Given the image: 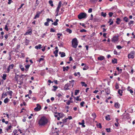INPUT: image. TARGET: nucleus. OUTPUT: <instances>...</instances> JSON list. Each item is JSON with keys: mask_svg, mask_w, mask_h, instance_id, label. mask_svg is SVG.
I'll use <instances>...</instances> for the list:
<instances>
[{"mask_svg": "<svg viewBox=\"0 0 135 135\" xmlns=\"http://www.w3.org/2000/svg\"><path fill=\"white\" fill-rule=\"evenodd\" d=\"M89 68L88 66H86V67H84L83 68V70H85L88 69Z\"/></svg>", "mask_w": 135, "mask_h": 135, "instance_id": "bf43d9fd", "label": "nucleus"}, {"mask_svg": "<svg viewBox=\"0 0 135 135\" xmlns=\"http://www.w3.org/2000/svg\"><path fill=\"white\" fill-rule=\"evenodd\" d=\"M68 119V118L62 120L63 122V123H65L67 122V120Z\"/></svg>", "mask_w": 135, "mask_h": 135, "instance_id": "e433bc0d", "label": "nucleus"}, {"mask_svg": "<svg viewBox=\"0 0 135 135\" xmlns=\"http://www.w3.org/2000/svg\"><path fill=\"white\" fill-rule=\"evenodd\" d=\"M46 36V33H44L41 36L42 38H44V37Z\"/></svg>", "mask_w": 135, "mask_h": 135, "instance_id": "69168bd1", "label": "nucleus"}, {"mask_svg": "<svg viewBox=\"0 0 135 135\" xmlns=\"http://www.w3.org/2000/svg\"><path fill=\"white\" fill-rule=\"evenodd\" d=\"M117 21H116V23L117 24H119L120 23V20L119 18H117L116 19Z\"/></svg>", "mask_w": 135, "mask_h": 135, "instance_id": "b1692460", "label": "nucleus"}, {"mask_svg": "<svg viewBox=\"0 0 135 135\" xmlns=\"http://www.w3.org/2000/svg\"><path fill=\"white\" fill-rule=\"evenodd\" d=\"M123 20L124 21L126 22L128 21L129 19L127 17H125L123 18Z\"/></svg>", "mask_w": 135, "mask_h": 135, "instance_id": "7c9ffc66", "label": "nucleus"}, {"mask_svg": "<svg viewBox=\"0 0 135 135\" xmlns=\"http://www.w3.org/2000/svg\"><path fill=\"white\" fill-rule=\"evenodd\" d=\"M60 7H57L56 9V12L59 13V9Z\"/></svg>", "mask_w": 135, "mask_h": 135, "instance_id": "49530a36", "label": "nucleus"}, {"mask_svg": "<svg viewBox=\"0 0 135 135\" xmlns=\"http://www.w3.org/2000/svg\"><path fill=\"white\" fill-rule=\"evenodd\" d=\"M134 22V21H130L129 23H128V25H131V24H132Z\"/></svg>", "mask_w": 135, "mask_h": 135, "instance_id": "4d7b16f0", "label": "nucleus"}, {"mask_svg": "<svg viewBox=\"0 0 135 135\" xmlns=\"http://www.w3.org/2000/svg\"><path fill=\"white\" fill-rule=\"evenodd\" d=\"M105 118L107 120H109L110 119V115H108L107 116H106Z\"/></svg>", "mask_w": 135, "mask_h": 135, "instance_id": "412c9836", "label": "nucleus"}, {"mask_svg": "<svg viewBox=\"0 0 135 135\" xmlns=\"http://www.w3.org/2000/svg\"><path fill=\"white\" fill-rule=\"evenodd\" d=\"M97 127L99 128H102L101 124L100 123H99L98 124H97Z\"/></svg>", "mask_w": 135, "mask_h": 135, "instance_id": "f704fd0d", "label": "nucleus"}, {"mask_svg": "<svg viewBox=\"0 0 135 135\" xmlns=\"http://www.w3.org/2000/svg\"><path fill=\"white\" fill-rule=\"evenodd\" d=\"M69 82L70 83H69V86H71L72 87H73L74 85V80H73L71 81H70Z\"/></svg>", "mask_w": 135, "mask_h": 135, "instance_id": "9d476101", "label": "nucleus"}, {"mask_svg": "<svg viewBox=\"0 0 135 135\" xmlns=\"http://www.w3.org/2000/svg\"><path fill=\"white\" fill-rule=\"evenodd\" d=\"M29 41L27 39H26L25 41L24 42L25 45H27L28 43H29Z\"/></svg>", "mask_w": 135, "mask_h": 135, "instance_id": "5701e85b", "label": "nucleus"}, {"mask_svg": "<svg viewBox=\"0 0 135 135\" xmlns=\"http://www.w3.org/2000/svg\"><path fill=\"white\" fill-rule=\"evenodd\" d=\"M9 100V99L7 98L4 100V102L5 103H7L8 102Z\"/></svg>", "mask_w": 135, "mask_h": 135, "instance_id": "c756f323", "label": "nucleus"}, {"mask_svg": "<svg viewBox=\"0 0 135 135\" xmlns=\"http://www.w3.org/2000/svg\"><path fill=\"white\" fill-rule=\"evenodd\" d=\"M17 131L16 130H14L13 131V133H14V134L15 135L17 133Z\"/></svg>", "mask_w": 135, "mask_h": 135, "instance_id": "0e129e2a", "label": "nucleus"}, {"mask_svg": "<svg viewBox=\"0 0 135 135\" xmlns=\"http://www.w3.org/2000/svg\"><path fill=\"white\" fill-rule=\"evenodd\" d=\"M58 115L60 117L64 115V114L59 113H58Z\"/></svg>", "mask_w": 135, "mask_h": 135, "instance_id": "09e8293b", "label": "nucleus"}, {"mask_svg": "<svg viewBox=\"0 0 135 135\" xmlns=\"http://www.w3.org/2000/svg\"><path fill=\"white\" fill-rule=\"evenodd\" d=\"M79 124L80 125H82V126L83 127H85V126L84 125V120H82L81 122H79Z\"/></svg>", "mask_w": 135, "mask_h": 135, "instance_id": "ddd939ff", "label": "nucleus"}, {"mask_svg": "<svg viewBox=\"0 0 135 135\" xmlns=\"http://www.w3.org/2000/svg\"><path fill=\"white\" fill-rule=\"evenodd\" d=\"M8 23H7L6 25L5 26L4 29L6 30L7 31H8V28L7 25H8Z\"/></svg>", "mask_w": 135, "mask_h": 135, "instance_id": "a19ab883", "label": "nucleus"}, {"mask_svg": "<svg viewBox=\"0 0 135 135\" xmlns=\"http://www.w3.org/2000/svg\"><path fill=\"white\" fill-rule=\"evenodd\" d=\"M91 115L94 119H95L96 117V115L95 114L93 113Z\"/></svg>", "mask_w": 135, "mask_h": 135, "instance_id": "c03bdc74", "label": "nucleus"}, {"mask_svg": "<svg viewBox=\"0 0 135 135\" xmlns=\"http://www.w3.org/2000/svg\"><path fill=\"white\" fill-rule=\"evenodd\" d=\"M113 14V13L112 12H109V15L110 17H112Z\"/></svg>", "mask_w": 135, "mask_h": 135, "instance_id": "de8ad7c7", "label": "nucleus"}, {"mask_svg": "<svg viewBox=\"0 0 135 135\" xmlns=\"http://www.w3.org/2000/svg\"><path fill=\"white\" fill-rule=\"evenodd\" d=\"M48 122L47 118L45 116L42 117L38 122V124L40 126H44Z\"/></svg>", "mask_w": 135, "mask_h": 135, "instance_id": "f257e3e1", "label": "nucleus"}, {"mask_svg": "<svg viewBox=\"0 0 135 135\" xmlns=\"http://www.w3.org/2000/svg\"><path fill=\"white\" fill-rule=\"evenodd\" d=\"M117 48L119 49H120L122 48V47L120 45H118L117 46Z\"/></svg>", "mask_w": 135, "mask_h": 135, "instance_id": "864d4df0", "label": "nucleus"}, {"mask_svg": "<svg viewBox=\"0 0 135 135\" xmlns=\"http://www.w3.org/2000/svg\"><path fill=\"white\" fill-rule=\"evenodd\" d=\"M112 62L113 64L117 63V60L116 59H114L112 60Z\"/></svg>", "mask_w": 135, "mask_h": 135, "instance_id": "a878e982", "label": "nucleus"}, {"mask_svg": "<svg viewBox=\"0 0 135 135\" xmlns=\"http://www.w3.org/2000/svg\"><path fill=\"white\" fill-rule=\"evenodd\" d=\"M105 59V57L104 56H101L99 57H98V60L102 61L103 60H104Z\"/></svg>", "mask_w": 135, "mask_h": 135, "instance_id": "2eb2a0df", "label": "nucleus"}, {"mask_svg": "<svg viewBox=\"0 0 135 135\" xmlns=\"http://www.w3.org/2000/svg\"><path fill=\"white\" fill-rule=\"evenodd\" d=\"M4 37L5 38V40H6L8 38V34H6L4 36Z\"/></svg>", "mask_w": 135, "mask_h": 135, "instance_id": "5fc2aeb1", "label": "nucleus"}, {"mask_svg": "<svg viewBox=\"0 0 135 135\" xmlns=\"http://www.w3.org/2000/svg\"><path fill=\"white\" fill-rule=\"evenodd\" d=\"M79 24L80 25L84 27L85 28L86 27V26H85V25L84 23H79Z\"/></svg>", "mask_w": 135, "mask_h": 135, "instance_id": "13d9d810", "label": "nucleus"}, {"mask_svg": "<svg viewBox=\"0 0 135 135\" xmlns=\"http://www.w3.org/2000/svg\"><path fill=\"white\" fill-rule=\"evenodd\" d=\"M59 21V20L58 19H56L55 21L54 22V23H52V25H54L55 26L57 25L58 24L57 22Z\"/></svg>", "mask_w": 135, "mask_h": 135, "instance_id": "f3484780", "label": "nucleus"}, {"mask_svg": "<svg viewBox=\"0 0 135 135\" xmlns=\"http://www.w3.org/2000/svg\"><path fill=\"white\" fill-rule=\"evenodd\" d=\"M14 65L13 64H12L11 65H9L7 68V69L6 72L8 73L10 71V69H12L14 67Z\"/></svg>", "mask_w": 135, "mask_h": 135, "instance_id": "423d86ee", "label": "nucleus"}, {"mask_svg": "<svg viewBox=\"0 0 135 135\" xmlns=\"http://www.w3.org/2000/svg\"><path fill=\"white\" fill-rule=\"evenodd\" d=\"M135 52L134 51H131L128 55L129 59H133L134 57Z\"/></svg>", "mask_w": 135, "mask_h": 135, "instance_id": "20e7f679", "label": "nucleus"}, {"mask_svg": "<svg viewBox=\"0 0 135 135\" xmlns=\"http://www.w3.org/2000/svg\"><path fill=\"white\" fill-rule=\"evenodd\" d=\"M59 54H61V57H63L65 56V53L63 52H59Z\"/></svg>", "mask_w": 135, "mask_h": 135, "instance_id": "dca6fc26", "label": "nucleus"}, {"mask_svg": "<svg viewBox=\"0 0 135 135\" xmlns=\"http://www.w3.org/2000/svg\"><path fill=\"white\" fill-rule=\"evenodd\" d=\"M86 14L85 13H81L78 16V18L81 19L86 17Z\"/></svg>", "mask_w": 135, "mask_h": 135, "instance_id": "7ed1b4c3", "label": "nucleus"}, {"mask_svg": "<svg viewBox=\"0 0 135 135\" xmlns=\"http://www.w3.org/2000/svg\"><path fill=\"white\" fill-rule=\"evenodd\" d=\"M36 105L37 107L34 109V110L36 112L40 110L41 108V106L39 104H36Z\"/></svg>", "mask_w": 135, "mask_h": 135, "instance_id": "39448f33", "label": "nucleus"}, {"mask_svg": "<svg viewBox=\"0 0 135 135\" xmlns=\"http://www.w3.org/2000/svg\"><path fill=\"white\" fill-rule=\"evenodd\" d=\"M44 25L45 26H48L49 25V23L47 22H46L45 23Z\"/></svg>", "mask_w": 135, "mask_h": 135, "instance_id": "338daca9", "label": "nucleus"}, {"mask_svg": "<svg viewBox=\"0 0 135 135\" xmlns=\"http://www.w3.org/2000/svg\"><path fill=\"white\" fill-rule=\"evenodd\" d=\"M79 90H75V95H77L78 93L79 92Z\"/></svg>", "mask_w": 135, "mask_h": 135, "instance_id": "4c0bfd02", "label": "nucleus"}, {"mask_svg": "<svg viewBox=\"0 0 135 135\" xmlns=\"http://www.w3.org/2000/svg\"><path fill=\"white\" fill-rule=\"evenodd\" d=\"M85 102H82L80 103V105L81 107L84 106V104Z\"/></svg>", "mask_w": 135, "mask_h": 135, "instance_id": "8fccbe9b", "label": "nucleus"}, {"mask_svg": "<svg viewBox=\"0 0 135 135\" xmlns=\"http://www.w3.org/2000/svg\"><path fill=\"white\" fill-rule=\"evenodd\" d=\"M53 87L54 88V89H53V90H53L54 91H55L56 90V89L58 88V87L56 86H53Z\"/></svg>", "mask_w": 135, "mask_h": 135, "instance_id": "ea45409f", "label": "nucleus"}, {"mask_svg": "<svg viewBox=\"0 0 135 135\" xmlns=\"http://www.w3.org/2000/svg\"><path fill=\"white\" fill-rule=\"evenodd\" d=\"M107 35V33H104L103 34V36L105 38H107V36H106V35Z\"/></svg>", "mask_w": 135, "mask_h": 135, "instance_id": "774afa93", "label": "nucleus"}, {"mask_svg": "<svg viewBox=\"0 0 135 135\" xmlns=\"http://www.w3.org/2000/svg\"><path fill=\"white\" fill-rule=\"evenodd\" d=\"M80 31L81 32H85L86 31L84 30V29H83L82 30H80Z\"/></svg>", "mask_w": 135, "mask_h": 135, "instance_id": "e2e57ef3", "label": "nucleus"}, {"mask_svg": "<svg viewBox=\"0 0 135 135\" xmlns=\"http://www.w3.org/2000/svg\"><path fill=\"white\" fill-rule=\"evenodd\" d=\"M8 93V94L10 96H12V91L9 90V91Z\"/></svg>", "mask_w": 135, "mask_h": 135, "instance_id": "37998d69", "label": "nucleus"}, {"mask_svg": "<svg viewBox=\"0 0 135 135\" xmlns=\"http://www.w3.org/2000/svg\"><path fill=\"white\" fill-rule=\"evenodd\" d=\"M123 117L124 118L128 119L129 118V114L127 113H124L123 114Z\"/></svg>", "mask_w": 135, "mask_h": 135, "instance_id": "6e6552de", "label": "nucleus"}, {"mask_svg": "<svg viewBox=\"0 0 135 135\" xmlns=\"http://www.w3.org/2000/svg\"><path fill=\"white\" fill-rule=\"evenodd\" d=\"M30 66V65H28L25 66V70L26 71H27L28 70V68H29Z\"/></svg>", "mask_w": 135, "mask_h": 135, "instance_id": "473e14b6", "label": "nucleus"}, {"mask_svg": "<svg viewBox=\"0 0 135 135\" xmlns=\"http://www.w3.org/2000/svg\"><path fill=\"white\" fill-rule=\"evenodd\" d=\"M106 13H104L103 12H102L101 13V15L104 17H105L106 16Z\"/></svg>", "mask_w": 135, "mask_h": 135, "instance_id": "c85d7f7f", "label": "nucleus"}, {"mask_svg": "<svg viewBox=\"0 0 135 135\" xmlns=\"http://www.w3.org/2000/svg\"><path fill=\"white\" fill-rule=\"evenodd\" d=\"M6 74H4L3 75V76L2 77V78L4 80H5L6 79Z\"/></svg>", "mask_w": 135, "mask_h": 135, "instance_id": "79ce46f5", "label": "nucleus"}, {"mask_svg": "<svg viewBox=\"0 0 135 135\" xmlns=\"http://www.w3.org/2000/svg\"><path fill=\"white\" fill-rule=\"evenodd\" d=\"M66 31L67 32H69L70 33H71L72 32V31L69 28H67L66 29Z\"/></svg>", "mask_w": 135, "mask_h": 135, "instance_id": "c9c22d12", "label": "nucleus"}, {"mask_svg": "<svg viewBox=\"0 0 135 135\" xmlns=\"http://www.w3.org/2000/svg\"><path fill=\"white\" fill-rule=\"evenodd\" d=\"M63 71H67L68 70V69H69L70 68L68 66H67L66 67H65V66H63L62 68Z\"/></svg>", "mask_w": 135, "mask_h": 135, "instance_id": "f8f14e48", "label": "nucleus"}, {"mask_svg": "<svg viewBox=\"0 0 135 135\" xmlns=\"http://www.w3.org/2000/svg\"><path fill=\"white\" fill-rule=\"evenodd\" d=\"M81 84L82 86H84L85 87H86L87 86V85L84 82H81Z\"/></svg>", "mask_w": 135, "mask_h": 135, "instance_id": "2f4dec72", "label": "nucleus"}, {"mask_svg": "<svg viewBox=\"0 0 135 135\" xmlns=\"http://www.w3.org/2000/svg\"><path fill=\"white\" fill-rule=\"evenodd\" d=\"M41 45L39 44L38 45L36 46L35 47V48L37 49H40L41 48Z\"/></svg>", "mask_w": 135, "mask_h": 135, "instance_id": "6ab92c4d", "label": "nucleus"}, {"mask_svg": "<svg viewBox=\"0 0 135 135\" xmlns=\"http://www.w3.org/2000/svg\"><path fill=\"white\" fill-rule=\"evenodd\" d=\"M106 130L107 132H109L110 131V128H107L106 129Z\"/></svg>", "mask_w": 135, "mask_h": 135, "instance_id": "3c124183", "label": "nucleus"}, {"mask_svg": "<svg viewBox=\"0 0 135 135\" xmlns=\"http://www.w3.org/2000/svg\"><path fill=\"white\" fill-rule=\"evenodd\" d=\"M78 45V42L77 39L76 38L73 39L72 41V45L73 47L76 48Z\"/></svg>", "mask_w": 135, "mask_h": 135, "instance_id": "f03ea898", "label": "nucleus"}, {"mask_svg": "<svg viewBox=\"0 0 135 135\" xmlns=\"http://www.w3.org/2000/svg\"><path fill=\"white\" fill-rule=\"evenodd\" d=\"M58 50L56 49L55 51L54 52V53L55 54V57H57L58 56Z\"/></svg>", "mask_w": 135, "mask_h": 135, "instance_id": "a211bd4d", "label": "nucleus"}, {"mask_svg": "<svg viewBox=\"0 0 135 135\" xmlns=\"http://www.w3.org/2000/svg\"><path fill=\"white\" fill-rule=\"evenodd\" d=\"M41 12H37L34 18V19H35L37 18H38L39 17L41 13Z\"/></svg>", "mask_w": 135, "mask_h": 135, "instance_id": "1a4fd4ad", "label": "nucleus"}, {"mask_svg": "<svg viewBox=\"0 0 135 135\" xmlns=\"http://www.w3.org/2000/svg\"><path fill=\"white\" fill-rule=\"evenodd\" d=\"M115 88L116 89H118L119 88V85L118 84H116L115 86Z\"/></svg>", "mask_w": 135, "mask_h": 135, "instance_id": "6e6d98bb", "label": "nucleus"}, {"mask_svg": "<svg viewBox=\"0 0 135 135\" xmlns=\"http://www.w3.org/2000/svg\"><path fill=\"white\" fill-rule=\"evenodd\" d=\"M50 31L51 32H54L55 31V30H54V29H53L52 28H51L50 29Z\"/></svg>", "mask_w": 135, "mask_h": 135, "instance_id": "052dcab7", "label": "nucleus"}, {"mask_svg": "<svg viewBox=\"0 0 135 135\" xmlns=\"http://www.w3.org/2000/svg\"><path fill=\"white\" fill-rule=\"evenodd\" d=\"M19 68L21 69L22 71H24L25 69L23 67V65H22L20 64L19 65Z\"/></svg>", "mask_w": 135, "mask_h": 135, "instance_id": "393cba45", "label": "nucleus"}, {"mask_svg": "<svg viewBox=\"0 0 135 135\" xmlns=\"http://www.w3.org/2000/svg\"><path fill=\"white\" fill-rule=\"evenodd\" d=\"M92 9L91 8H90L89 9L88 11V12L89 13H91L92 12Z\"/></svg>", "mask_w": 135, "mask_h": 135, "instance_id": "680f3d73", "label": "nucleus"}, {"mask_svg": "<svg viewBox=\"0 0 135 135\" xmlns=\"http://www.w3.org/2000/svg\"><path fill=\"white\" fill-rule=\"evenodd\" d=\"M114 106L117 108H119L120 107V105L117 102L115 103Z\"/></svg>", "mask_w": 135, "mask_h": 135, "instance_id": "4468645a", "label": "nucleus"}, {"mask_svg": "<svg viewBox=\"0 0 135 135\" xmlns=\"http://www.w3.org/2000/svg\"><path fill=\"white\" fill-rule=\"evenodd\" d=\"M118 94L119 95H120L121 96L122 95V93H123L122 90H121L120 89H119L118 91Z\"/></svg>", "mask_w": 135, "mask_h": 135, "instance_id": "aec40b11", "label": "nucleus"}, {"mask_svg": "<svg viewBox=\"0 0 135 135\" xmlns=\"http://www.w3.org/2000/svg\"><path fill=\"white\" fill-rule=\"evenodd\" d=\"M61 4H62V3H61V1H59V2L57 7H61Z\"/></svg>", "mask_w": 135, "mask_h": 135, "instance_id": "a18cd8bd", "label": "nucleus"}, {"mask_svg": "<svg viewBox=\"0 0 135 135\" xmlns=\"http://www.w3.org/2000/svg\"><path fill=\"white\" fill-rule=\"evenodd\" d=\"M44 60V58H40L39 59V60H38L37 61L39 62H40L42 61H43Z\"/></svg>", "mask_w": 135, "mask_h": 135, "instance_id": "603ef678", "label": "nucleus"}, {"mask_svg": "<svg viewBox=\"0 0 135 135\" xmlns=\"http://www.w3.org/2000/svg\"><path fill=\"white\" fill-rule=\"evenodd\" d=\"M69 83L66 84L64 87V90H69Z\"/></svg>", "mask_w": 135, "mask_h": 135, "instance_id": "9b49d317", "label": "nucleus"}, {"mask_svg": "<svg viewBox=\"0 0 135 135\" xmlns=\"http://www.w3.org/2000/svg\"><path fill=\"white\" fill-rule=\"evenodd\" d=\"M39 1L38 0H36V2L35 4V6H37L39 4Z\"/></svg>", "mask_w": 135, "mask_h": 135, "instance_id": "58836bf2", "label": "nucleus"}, {"mask_svg": "<svg viewBox=\"0 0 135 135\" xmlns=\"http://www.w3.org/2000/svg\"><path fill=\"white\" fill-rule=\"evenodd\" d=\"M105 91L107 94H109L110 93V91L109 89H105Z\"/></svg>", "mask_w": 135, "mask_h": 135, "instance_id": "cd10ccee", "label": "nucleus"}, {"mask_svg": "<svg viewBox=\"0 0 135 135\" xmlns=\"http://www.w3.org/2000/svg\"><path fill=\"white\" fill-rule=\"evenodd\" d=\"M12 126L11 125L9 126L6 129V131L8 132H9V129H11V128H12Z\"/></svg>", "mask_w": 135, "mask_h": 135, "instance_id": "bb28decb", "label": "nucleus"}, {"mask_svg": "<svg viewBox=\"0 0 135 135\" xmlns=\"http://www.w3.org/2000/svg\"><path fill=\"white\" fill-rule=\"evenodd\" d=\"M118 40V37L114 36L112 38V41L113 42H115Z\"/></svg>", "mask_w": 135, "mask_h": 135, "instance_id": "0eeeda50", "label": "nucleus"}, {"mask_svg": "<svg viewBox=\"0 0 135 135\" xmlns=\"http://www.w3.org/2000/svg\"><path fill=\"white\" fill-rule=\"evenodd\" d=\"M49 3L50 4L51 6L52 7H53L54 6V5L53 3V2L51 0H50L49 1Z\"/></svg>", "mask_w": 135, "mask_h": 135, "instance_id": "72a5a7b5", "label": "nucleus"}, {"mask_svg": "<svg viewBox=\"0 0 135 135\" xmlns=\"http://www.w3.org/2000/svg\"><path fill=\"white\" fill-rule=\"evenodd\" d=\"M32 33V30L31 29H29L28 31L26 32L25 33V34L26 35H28L30 34V33Z\"/></svg>", "mask_w": 135, "mask_h": 135, "instance_id": "4be33fe9", "label": "nucleus"}]
</instances>
